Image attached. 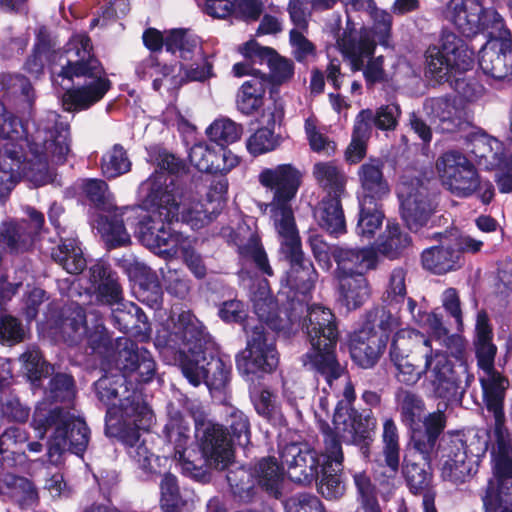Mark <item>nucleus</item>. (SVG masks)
<instances>
[{
  "label": "nucleus",
  "instance_id": "1",
  "mask_svg": "<svg viewBox=\"0 0 512 512\" xmlns=\"http://www.w3.org/2000/svg\"><path fill=\"white\" fill-rule=\"evenodd\" d=\"M456 343V362L446 352L434 349L429 337L409 328L395 333L390 359L396 368V380L406 386L416 385L424 376L435 397L447 402H460L474 381V374L463 355L460 337H453Z\"/></svg>",
  "mask_w": 512,
  "mask_h": 512
},
{
  "label": "nucleus",
  "instance_id": "2",
  "mask_svg": "<svg viewBox=\"0 0 512 512\" xmlns=\"http://www.w3.org/2000/svg\"><path fill=\"white\" fill-rule=\"evenodd\" d=\"M69 125L54 111H48L33 123V130L7 111L0 102V139L5 147L28 154L24 175L34 186L55 181L53 165L63 164L70 152Z\"/></svg>",
  "mask_w": 512,
  "mask_h": 512
},
{
  "label": "nucleus",
  "instance_id": "3",
  "mask_svg": "<svg viewBox=\"0 0 512 512\" xmlns=\"http://www.w3.org/2000/svg\"><path fill=\"white\" fill-rule=\"evenodd\" d=\"M171 330L158 331L155 347L168 364H179L184 377L197 387L220 390L230 379L231 362L210 349L202 323L190 312L172 317Z\"/></svg>",
  "mask_w": 512,
  "mask_h": 512
},
{
  "label": "nucleus",
  "instance_id": "4",
  "mask_svg": "<svg viewBox=\"0 0 512 512\" xmlns=\"http://www.w3.org/2000/svg\"><path fill=\"white\" fill-rule=\"evenodd\" d=\"M60 71L53 83L63 86L62 105L67 111L84 110L100 101L111 82L93 54L91 39L83 33L73 35L59 56Z\"/></svg>",
  "mask_w": 512,
  "mask_h": 512
},
{
  "label": "nucleus",
  "instance_id": "5",
  "mask_svg": "<svg viewBox=\"0 0 512 512\" xmlns=\"http://www.w3.org/2000/svg\"><path fill=\"white\" fill-rule=\"evenodd\" d=\"M161 183H165V180L150 181L142 187L148 191L146 204L156 207V211L150 221H140L139 239L144 246L166 259L181 255L191 273L202 279L207 272L202 257L191 247V241L187 237L170 229L171 221L177 217L178 207L176 199L172 198L170 202L172 190L165 189Z\"/></svg>",
  "mask_w": 512,
  "mask_h": 512
},
{
  "label": "nucleus",
  "instance_id": "6",
  "mask_svg": "<svg viewBox=\"0 0 512 512\" xmlns=\"http://www.w3.org/2000/svg\"><path fill=\"white\" fill-rule=\"evenodd\" d=\"M281 457L293 482L307 485L320 478L319 492L325 498L337 499L344 494L339 475L344 456L341 442L333 434L326 433L321 455L306 444L291 443L282 450Z\"/></svg>",
  "mask_w": 512,
  "mask_h": 512
},
{
  "label": "nucleus",
  "instance_id": "7",
  "mask_svg": "<svg viewBox=\"0 0 512 512\" xmlns=\"http://www.w3.org/2000/svg\"><path fill=\"white\" fill-rule=\"evenodd\" d=\"M475 330L477 365L484 373L479 377L483 403L493 418V423L490 424V439L499 442L501 450L504 449L505 443L512 441V434L506 427L504 412V400L509 380L494 368L497 347L492 342V329L484 312L478 313Z\"/></svg>",
  "mask_w": 512,
  "mask_h": 512
},
{
  "label": "nucleus",
  "instance_id": "8",
  "mask_svg": "<svg viewBox=\"0 0 512 512\" xmlns=\"http://www.w3.org/2000/svg\"><path fill=\"white\" fill-rule=\"evenodd\" d=\"M116 364L122 371L121 374L105 375L95 383L98 399L107 405L106 416L110 408H120L128 401H134L135 395L141 404H146L140 392L130 391L124 384L127 377L138 382H149L156 371V363L151 353L127 338L117 340Z\"/></svg>",
  "mask_w": 512,
  "mask_h": 512
},
{
  "label": "nucleus",
  "instance_id": "9",
  "mask_svg": "<svg viewBox=\"0 0 512 512\" xmlns=\"http://www.w3.org/2000/svg\"><path fill=\"white\" fill-rule=\"evenodd\" d=\"M302 326L311 344L310 350L302 357L303 365L324 376L329 387L333 388V381L344 375V368L335 356L338 338L335 316L329 308L314 304L307 308Z\"/></svg>",
  "mask_w": 512,
  "mask_h": 512
},
{
  "label": "nucleus",
  "instance_id": "10",
  "mask_svg": "<svg viewBox=\"0 0 512 512\" xmlns=\"http://www.w3.org/2000/svg\"><path fill=\"white\" fill-rule=\"evenodd\" d=\"M32 425L39 438L51 431L47 454L53 464H58L66 451L82 455L88 446L90 431L84 420L57 406L49 408L46 402L40 403Z\"/></svg>",
  "mask_w": 512,
  "mask_h": 512
},
{
  "label": "nucleus",
  "instance_id": "11",
  "mask_svg": "<svg viewBox=\"0 0 512 512\" xmlns=\"http://www.w3.org/2000/svg\"><path fill=\"white\" fill-rule=\"evenodd\" d=\"M137 395L134 402L120 408H110L105 418V431L110 437L119 439L128 447L129 456L146 472L153 473V462L159 460L140 442V432L149 429L153 423V412L147 404H141Z\"/></svg>",
  "mask_w": 512,
  "mask_h": 512
},
{
  "label": "nucleus",
  "instance_id": "12",
  "mask_svg": "<svg viewBox=\"0 0 512 512\" xmlns=\"http://www.w3.org/2000/svg\"><path fill=\"white\" fill-rule=\"evenodd\" d=\"M301 178V172L292 164L265 168L259 173L260 184L272 192L271 201L259 207L269 217L276 232L297 227L292 201L300 187Z\"/></svg>",
  "mask_w": 512,
  "mask_h": 512
},
{
  "label": "nucleus",
  "instance_id": "13",
  "mask_svg": "<svg viewBox=\"0 0 512 512\" xmlns=\"http://www.w3.org/2000/svg\"><path fill=\"white\" fill-rule=\"evenodd\" d=\"M196 438L201 449V456L188 451L174 453V459L181 467L182 473L196 480H202L206 475L205 465L216 469H225L232 462V452L224 439L222 429L211 421H196Z\"/></svg>",
  "mask_w": 512,
  "mask_h": 512
},
{
  "label": "nucleus",
  "instance_id": "14",
  "mask_svg": "<svg viewBox=\"0 0 512 512\" xmlns=\"http://www.w3.org/2000/svg\"><path fill=\"white\" fill-rule=\"evenodd\" d=\"M176 166V158L172 155H165L161 167L164 170L157 171L153 175H151L147 180L141 183L139 187V194L142 199V203L144 208L149 212L147 216H145L141 221H150L154 212L156 211V207H152L146 204V199L148 196V191L143 190L142 187L145 183L150 181L158 182L165 180V183H161L162 187H165L167 190H172L171 194L173 196H169L170 202H172V198L176 199L177 204V217L174 218L170 223V229H172L171 225L174 221L181 220L182 222L189 225L192 229L198 230L208 225L211 221H213L220 213H212V205L207 204V199L204 202L189 200L185 195L183 187L176 181L175 176L171 173L174 171Z\"/></svg>",
  "mask_w": 512,
  "mask_h": 512
},
{
  "label": "nucleus",
  "instance_id": "15",
  "mask_svg": "<svg viewBox=\"0 0 512 512\" xmlns=\"http://www.w3.org/2000/svg\"><path fill=\"white\" fill-rule=\"evenodd\" d=\"M382 46L371 29L362 27L359 32L355 30L344 31L341 37L337 38V47L342 55L350 62L354 71L363 70L367 85L388 82L395 75L396 62H392L390 69L384 67L382 56L371 58L364 67V62L374 53L376 44Z\"/></svg>",
  "mask_w": 512,
  "mask_h": 512
},
{
  "label": "nucleus",
  "instance_id": "16",
  "mask_svg": "<svg viewBox=\"0 0 512 512\" xmlns=\"http://www.w3.org/2000/svg\"><path fill=\"white\" fill-rule=\"evenodd\" d=\"M81 190L97 209L106 213L98 215L97 219L93 220V227L97 229L105 243L110 248L129 243L130 235L124 226L122 216L133 208L116 207L114 196L104 180H82Z\"/></svg>",
  "mask_w": 512,
  "mask_h": 512
},
{
  "label": "nucleus",
  "instance_id": "17",
  "mask_svg": "<svg viewBox=\"0 0 512 512\" xmlns=\"http://www.w3.org/2000/svg\"><path fill=\"white\" fill-rule=\"evenodd\" d=\"M473 66V51L452 32L444 33L440 47L426 52V75L438 82L461 75Z\"/></svg>",
  "mask_w": 512,
  "mask_h": 512
},
{
  "label": "nucleus",
  "instance_id": "18",
  "mask_svg": "<svg viewBox=\"0 0 512 512\" xmlns=\"http://www.w3.org/2000/svg\"><path fill=\"white\" fill-rule=\"evenodd\" d=\"M491 30L489 39L479 52V67L483 73L497 80L512 78V35L497 11H489Z\"/></svg>",
  "mask_w": 512,
  "mask_h": 512
},
{
  "label": "nucleus",
  "instance_id": "19",
  "mask_svg": "<svg viewBox=\"0 0 512 512\" xmlns=\"http://www.w3.org/2000/svg\"><path fill=\"white\" fill-rule=\"evenodd\" d=\"M487 449V440H481L477 434L469 439V443L459 435L443 438L437 451L442 462L443 476L455 482L464 481L467 476L474 473L477 459L484 455Z\"/></svg>",
  "mask_w": 512,
  "mask_h": 512
},
{
  "label": "nucleus",
  "instance_id": "20",
  "mask_svg": "<svg viewBox=\"0 0 512 512\" xmlns=\"http://www.w3.org/2000/svg\"><path fill=\"white\" fill-rule=\"evenodd\" d=\"M93 318L95 323L89 327L83 308L71 305L63 311L55 334L68 345H76L86 339L94 352L107 354L112 348V339L102 321L95 315Z\"/></svg>",
  "mask_w": 512,
  "mask_h": 512
},
{
  "label": "nucleus",
  "instance_id": "21",
  "mask_svg": "<svg viewBox=\"0 0 512 512\" xmlns=\"http://www.w3.org/2000/svg\"><path fill=\"white\" fill-rule=\"evenodd\" d=\"M285 447L286 446L281 450ZM281 452L282 451H280V453ZM280 458L282 459L281 456ZM281 462L283 461L281 460ZM284 467L287 468V465L282 463V466H279L276 459L273 457L262 458L251 471H247L243 468L237 471H229L227 481L233 493L244 501H248L252 497L255 483L274 497H278L283 480Z\"/></svg>",
  "mask_w": 512,
  "mask_h": 512
},
{
  "label": "nucleus",
  "instance_id": "22",
  "mask_svg": "<svg viewBox=\"0 0 512 512\" xmlns=\"http://www.w3.org/2000/svg\"><path fill=\"white\" fill-rule=\"evenodd\" d=\"M495 480H490L483 496L486 512H512V441L500 450L499 442L492 447Z\"/></svg>",
  "mask_w": 512,
  "mask_h": 512
},
{
  "label": "nucleus",
  "instance_id": "23",
  "mask_svg": "<svg viewBox=\"0 0 512 512\" xmlns=\"http://www.w3.org/2000/svg\"><path fill=\"white\" fill-rule=\"evenodd\" d=\"M281 244V251L289 260L290 269L286 274L285 286L295 291V297L306 294L314 287L317 279L316 270L309 259L304 257L297 227L276 232Z\"/></svg>",
  "mask_w": 512,
  "mask_h": 512
},
{
  "label": "nucleus",
  "instance_id": "24",
  "mask_svg": "<svg viewBox=\"0 0 512 512\" xmlns=\"http://www.w3.org/2000/svg\"><path fill=\"white\" fill-rule=\"evenodd\" d=\"M435 169L442 185L457 197H469L479 186L476 168L459 150L442 153L435 162Z\"/></svg>",
  "mask_w": 512,
  "mask_h": 512
},
{
  "label": "nucleus",
  "instance_id": "25",
  "mask_svg": "<svg viewBox=\"0 0 512 512\" xmlns=\"http://www.w3.org/2000/svg\"><path fill=\"white\" fill-rule=\"evenodd\" d=\"M166 50L171 53H179L184 83L189 81L203 82L213 76L212 64L202 50L198 36L182 29H175L166 39Z\"/></svg>",
  "mask_w": 512,
  "mask_h": 512
},
{
  "label": "nucleus",
  "instance_id": "26",
  "mask_svg": "<svg viewBox=\"0 0 512 512\" xmlns=\"http://www.w3.org/2000/svg\"><path fill=\"white\" fill-rule=\"evenodd\" d=\"M279 358L274 337L265 331L263 324L255 326L248 335L246 349L236 357L238 371L250 376L259 372H272Z\"/></svg>",
  "mask_w": 512,
  "mask_h": 512
},
{
  "label": "nucleus",
  "instance_id": "27",
  "mask_svg": "<svg viewBox=\"0 0 512 512\" xmlns=\"http://www.w3.org/2000/svg\"><path fill=\"white\" fill-rule=\"evenodd\" d=\"M343 400H340L335 408L332 424L343 442L357 444L367 438L369 429L376 426V420L369 412L362 416L352 408L356 395L350 380L344 377Z\"/></svg>",
  "mask_w": 512,
  "mask_h": 512
},
{
  "label": "nucleus",
  "instance_id": "28",
  "mask_svg": "<svg viewBox=\"0 0 512 512\" xmlns=\"http://www.w3.org/2000/svg\"><path fill=\"white\" fill-rule=\"evenodd\" d=\"M397 194L403 220L410 230L418 231L428 223L434 210L426 187L418 179L410 182L403 179L398 184Z\"/></svg>",
  "mask_w": 512,
  "mask_h": 512
},
{
  "label": "nucleus",
  "instance_id": "29",
  "mask_svg": "<svg viewBox=\"0 0 512 512\" xmlns=\"http://www.w3.org/2000/svg\"><path fill=\"white\" fill-rule=\"evenodd\" d=\"M489 11L495 10L484 8L480 0H449L443 15L460 33L470 37L491 30Z\"/></svg>",
  "mask_w": 512,
  "mask_h": 512
},
{
  "label": "nucleus",
  "instance_id": "30",
  "mask_svg": "<svg viewBox=\"0 0 512 512\" xmlns=\"http://www.w3.org/2000/svg\"><path fill=\"white\" fill-rule=\"evenodd\" d=\"M24 212L28 219H8L0 224V246L11 253L28 250L44 225V215L35 208L27 206Z\"/></svg>",
  "mask_w": 512,
  "mask_h": 512
},
{
  "label": "nucleus",
  "instance_id": "31",
  "mask_svg": "<svg viewBox=\"0 0 512 512\" xmlns=\"http://www.w3.org/2000/svg\"><path fill=\"white\" fill-rule=\"evenodd\" d=\"M220 233L228 242L237 247L242 265L254 264L255 268L263 275H273L272 267L259 237L247 225H239L237 231L225 227Z\"/></svg>",
  "mask_w": 512,
  "mask_h": 512
},
{
  "label": "nucleus",
  "instance_id": "32",
  "mask_svg": "<svg viewBox=\"0 0 512 512\" xmlns=\"http://www.w3.org/2000/svg\"><path fill=\"white\" fill-rule=\"evenodd\" d=\"M424 110L442 132L453 133L469 126V115L456 97L445 96L427 99Z\"/></svg>",
  "mask_w": 512,
  "mask_h": 512
},
{
  "label": "nucleus",
  "instance_id": "33",
  "mask_svg": "<svg viewBox=\"0 0 512 512\" xmlns=\"http://www.w3.org/2000/svg\"><path fill=\"white\" fill-rule=\"evenodd\" d=\"M284 116V109L280 102L272 101L267 104L261 113L263 127L257 129L246 141L248 152L259 156L277 149L282 143V136L274 128Z\"/></svg>",
  "mask_w": 512,
  "mask_h": 512
},
{
  "label": "nucleus",
  "instance_id": "34",
  "mask_svg": "<svg viewBox=\"0 0 512 512\" xmlns=\"http://www.w3.org/2000/svg\"><path fill=\"white\" fill-rule=\"evenodd\" d=\"M63 213V207L57 203H53L48 211V218L50 223L55 227L60 237L61 243L53 250V259L63 267L70 274H79L86 266V259L83 256V251L79 242L75 237H64V229L61 228L59 217Z\"/></svg>",
  "mask_w": 512,
  "mask_h": 512
},
{
  "label": "nucleus",
  "instance_id": "35",
  "mask_svg": "<svg viewBox=\"0 0 512 512\" xmlns=\"http://www.w3.org/2000/svg\"><path fill=\"white\" fill-rule=\"evenodd\" d=\"M386 345V335H379L373 327L365 325L351 336V357L358 366L371 368L379 360Z\"/></svg>",
  "mask_w": 512,
  "mask_h": 512
},
{
  "label": "nucleus",
  "instance_id": "36",
  "mask_svg": "<svg viewBox=\"0 0 512 512\" xmlns=\"http://www.w3.org/2000/svg\"><path fill=\"white\" fill-rule=\"evenodd\" d=\"M469 153L477 165L486 170L507 167L510 155L507 156L504 144L484 131L472 133L468 139Z\"/></svg>",
  "mask_w": 512,
  "mask_h": 512
},
{
  "label": "nucleus",
  "instance_id": "37",
  "mask_svg": "<svg viewBox=\"0 0 512 512\" xmlns=\"http://www.w3.org/2000/svg\"><path fill=\"white\" fill-rule=\"evenodd\" d=\"M182 68L178 63L167 64L151 55L138 64L136 74L142 79H152L154 90L170 92L184 84Z\"/></svg>",
  "mask_w": 512,
  "mask_h": 512
},
{
  "label": "nucleus",
  "instance_id": "38",
  "mask_svg": "<svg viewBox=\"0 0 512 512\" xmlns=\"http://www.w3.org/2000/svg\"><path fill=\"white\" fill-rule=\"evenodd\" d=\"M332 256L337 263L335 274L365 275L377 266L378 257L373 247H336Z\"/></svg>",
  "mask_w": 512,
  "mask_h": 512
},
{
  "label": "nucleus",
  "instance_id": "39",
  "mask_svg": "<svg viewBox=\"0 0 512 512\" xmlns=\"http://www.w3.org/2000/svg\"><path fill=\"white\" fill-rule=\"evenodd\" d=\"M439 245L425 249L421 260L423 267L433 274L443 275L459 269L463 264L460 252L456 251L452 243L444 242V232L435 234Z\"/></svg>",
  "mask_w": 512,
  "mask_h": 512
},
{
  "label": "nucleus",
  "instance_id": "40",
  "mask_svg": "<svg viewBox=\"0 0 512 512\" xmlns=\"http://www.w3.org/2000/svg\"><path fill=\"white\" fill-rule=\"evenodd\" d=\"M347 13V28L345 31L356 29L350 16L351 11H367L373 21V32L382 47H391L392 17L385 11L373 6L372 0H344Z\"/></svg>",
  "mask_w": 512,
  "mask_h": 512
},
{
  "label": "nucleus",
  "instance_id": "41",
  "mask_svg": "<svg viewBox=\"0 0 512 512\" xmlns=\"http://www.w3.org/2000/svg\"><path fill=\"white\" fill-rule=\"evenodd\" d=\"M89 282L90 285L86 287V291L95 294L100 303L113 304L119 302L122 290L104 261H97L90 267Z\"/></svg>",
  "mask_w": 512,
  "mask_h": 512
},
{
  "label": "nucleus",
  "instance_id": "42",
  "mask_svg": "<svg viewBox=\"0 0 512 512\" xmlns=\"http://www.w3.org/2000/svg\"><path fill=\"white\" fill-rule=\"evenodd\" d=\"M269 80L264 74H253L245 80L236 95V107L239 112L251 116L265 104V95Z\"/></svg>",
  "mask_w": 512,
  "mask_h": 512
},
{
  "label": "nucleus",
  "instance_id": "43",
  "mask_svg": "<svg viewBox=\"0 0 512 512\" xmlns=\"http://www.w3.org/2000/svg\"><path fill=\"white\" fill-rule=\"evenodd\" d=\"M27 158H31V156L19 154L18 150L8 147H5L4 151L0 152V199L10 194L21 177L33 184L24 175Z\"/></svg>",
  "mask_w": 512,
  "mask_h": 512
},
{
  "label": "nucleus",
  "instance_id": "44",
  "mask_svg": "<svg viewBox=\"0 0 512 512\" xmlns=\"http://www.w3.org/2000/svg\"><path fill=\"white\" fill-rule=\"evenodd\" d=\"M250 299L253 305L254 313L260 322L265 323L274 331H283L285 326L277 314V304L270 293L266 280L259 282L258 288H251Z\"/></svg>",
  "mask_w": 512,
  "mask_h": 512
},
{
  "label": "nucleus",
  "instance_id": "45",
  "mask_svg": "<svg viewBox=\"0 0 512 512\" xmlns=\"http://www.w3.org/2000/svg\"><path fill=\"white\" fill-rule=\"evenodd\" d=\"M383 162L370 159L360 166L358 176L363 190V199L375 201L389 193V186L383 176Z\"/></svg>",
  "mask_w": 512,
  "mask_h": 512
},
{
  "label": "nucleus",
  "instance_id": "46",
  "mask_svg": "<svg viewBox=\"0 0 512 512\" xmlns=\"http://www.w3.org/2000/svg\"><path fill=\"white\" fill-rule=\"evenodd\" d=\"M444 401L445 404L443 409L438 408L437 411L429 413L424 417L422 421L425 428L424 435L420 438L413 435L415 449L422 455L423 460L427 462L430 460V454L434 451L439 435L446 426V416L444 411L447 405L451 402H447L446 400Z\"/></svg>",
  "mask_w": 512,
  "mask_h": 512
},
{
  "label": "nucleus",
  "instance_id": "47",
  "mask_svg": "<svg viewBox=\"0 0 512 512\" xmlns=\"http://www.w3.org/2000/svg\"><path fill=\"white\" fill-rule=\"evenodd\" d=\"M339 282V293L347 309H357L370 297V286L365 275L335 274Z\"/></svg>",
  "mask_w": 512,
  "mask_h": 512
},
{
  "label": "nucleus",
  "instance_id": "48",
  "mask_svg": "<svg viewBox=\"0 0 512 512\" xmlns=\"http://www.w3.org/2000/svg\"><path fill=\"white\" fill-rule=\"evenodd\" d=\"M313 177L326 192V197L344 196L347 176L334 162H317L313 166Z\"/></svg>",
  "mask_w": 512,
  "mask_h": 512
},
{
  "label": "nucleus",
  "instance_id": "49",
  "mask_svg": "<svg viewBox=\"0 0 512 512\" xmlns=\"http://www.w3.org/2000/svg\"><path fill=\"white\" fill-rule=\"evenodd\" d=\"M411 243V237L400 228L399 224L388 221L374 249L376 253L379 252L389 259H396L406 252Z\"/></svg>",
  "mask_w": 512,
  "mask_h": 512
},
{
  "label": "nucleus",
  "instance_id": "50",
  "mask_svg": "<svg viewBox=\"0 0 512 512\" xmlns=\"http://www.w3.org/2000/svg\"><path fill=\"white\" fill-rule=\"evenodd\" d=\"M242 53L247 57H252L256 53L266 56L271 77L277 83L285 82L293 76V62L290 59L281 57L271 48H262L255 42H248L244 45Z\"/></svg>",
  "mask_w": 512,
  "mask_h": 512
},
{
  "label": "nucleus",
  "instance_id": "51",
  "mask_svg": "<svg viewBox=\"0 0 512 512\" xmlns=\"http://www.w3.org/2000/svg\"><path fill=\"white\" fill-rule=\"evenodd\" d=\"M395 397L401 421L413 432H417L425 410L424 401L416 393L405 389H399Z\"/></svg>",
  "mask_w": 512,
  "mask_h": 512
},
{
  "label": "nucleus",
  "instance_id": "52",
  "mask_svg": "<svg viewBox=\"0 0 512 512\" xmlns=\"http://www.w3.org/2000/svg\"><path fill=\"white\" fill-rule=\"evenodd\" d=\"M165 435L174 453L183 452L190 442V424L173 404L168 405V421Z\"/></svg>",
  "mask_w": 512,
  "mask_h": 512
},
{
  "label": "nucleus",
  "instance_id": "53",
  "mask_svg": "<svg viewBox=\"0 0 512 512\" xmlns=\"http://www.w3.org/2000/svg\"><path fill=\"white\" fill-rule=\"evenodd\" d=\"M108 305L112 307V322L120 331L128 333L132 329H141L140 323L146 324L145 314L135 304L123 302L122 295L119 302Z\"/></svg>",
  "mask_w": 512,
  "mask_h": 512
},
{
  "label": "nucleus",
  "instance_id": "54",
  "mask_svg": "<svg viewBox=\"0 0 512 512\" xmlns=\"http://www.w3.org/2000/svg\"><path fill=\"white\" fill-rule=\"evenodd\" d=\"M342 196L325 197L319 211L320 225L330 234L338 235L345 231V218L341 206Z\"/></svg>",
  "mask_w": 512,
  "mask_h": 512
},
{
  "label": "nucleus",
  "instance_id": "55",
  "mask_svg": "<svg viewBox=\"0 0 512 512\" xmlns=\"http://www.w3.org/2000/svg\"><path fill=\"white\" fill-rule=\"evenodd\" d=\"M227 423L230 430V438L227 437L223 427L222 433L224 439L229 443V447L233 451L232 445L236 444L240 447H246L250 443V423L247 416L240 410L229 407L227 409ZM219 426V424H217Z\"/></svg>",
  "mask_w": 512,
  "mask_h": 512
},
{
  "label": "nucleus",
  "instance_id": "56",
  "mask_svg": "<svg viewBox=\"0 0 512 512\" xmlns=\"http://www.w3.org/2000/svg\"><path fill=\"white\" fill-rule=\"evenodd\" d=\"M384 214L376 201L362 199L356 232L361 238L371 239L382 226Z\"/></svg>",
  "mask_w": 512,
  "mask_h": 512
},
{
  "label": "nucleus",
  "instance_id": "57",
  "mask_svg": "<svg viewBox=\"0 0 512 512\" xmlns=\"http://www.w3.org/2000/svg\"><path fill=\"white\" fill-rule=\"evenodd\" d=\"M100 167L106 178L113 179L129 172L131 161L125 149L121 145L115 144L103 154Z\"/></svg>",
  "mask_w": 512,
  "mask_h": 512
},
{
  "label": "nucleus",
  "instance_id": "58",
  "mask_svg": "<svg viewBox=\"0 0 512 512\" xmlns=\"http://www.w3.org/2000/svg\"><path fill=\"white\" fill-rule=\"evenodd\" d=\"M242 133V125L225 117L214 120L206 129L209 139L223 147L238 141Z\"/></svg>",
  "mask_w": 512,
  "mask_h": 512
},
{
  "label": "nucleus",
  "instance_id": "59",
  "mask_svg": "<svg viewBox=\"0 0 512 512\" xmlns=\"http://www.w3.org/2000/svg\"><path fill=\"white\" fill-rule=\"evenodd\" d=\"M382 441L386 465L395 473L399 467V432L395 421L390 417L383 420Z\"/></svg>",
  "mask_w": 512,
  "mask_h": 512
},
{
  "label": "nucleus",
  "instance_id": "60",
  "mask_svg": "<svg viewBox=\"0 0 512 512\" xmlns=\"http://www.w3.org/2000/svg\"><path fill=\"white\" fill-rule=\"evenodd\" d=\"M22 370L28 380L37 385L43 377H47L52 367L43 359L42 354L36 347H29L21 356Z\"/></svg>",
  "mask_w": 512,
  "mask_h": 512
},
{
  "label": "nucleus",
  "instance_id": "61",
  "mask_svg": "<svg viewBox=\"0 0 512 512\" xmlns=\"http://www.w3.org/2000/svg\"><path fill=\"white\" fill-rule=\"evenodd\" d=\"M0 94L7 98H20L28 104H31L34 99L29 80L19 74L0 75Z\"/></svg>",
  "mask_w": 512,
  "mask_h": 512
},
{
  "label": "nucleus",
  "instance_id": "62",
  "mask_svg": "<svg viewBox=\"0 0 512 512\" xmlns=\"http://www.w3.org/2000/svg\"><path fill=\"white\" fill-rule=\"evenodd\" d=\"M135 265L146 276V281L139 283L138 299L153 309L159 308L162 302V290L156 276L145 265L140 263Z\"/></svg>",
  "mask_w": 512,
  "mask_h": 512
},
{
  "label": "nucleus",
  "instance_id": "63",
  "mask_svg": "<svg viewBox=\"0 0 512 512\" xmlns=\"http://www.w3.org/2000/svg\"><path fill=\"white\" fill-rule=\"evenodd\" d=\"M430 461L431 459L428 462L425 461L423 466L417 463H406L404 466V476L412 493H430L428 491L431 482Z\"/></svg>",
  "mask_w": 512,
  "mask_h": 512
},
{
  "label": "nucleus",
  "instance_id": "64",
  "mask_svg": "<svg viewBox=\"0 0 512 512\" xmlns=\"http://www.w3.org/2000/svg\"><path fill=\"white\" fill-rule=\"evenodd\" d=\"M0 416L8 422H25L30 409L11 391L0 393Z\"/></svg>",
  "mask_w": 512,
  "mask_h": 512
}]
</instances>
